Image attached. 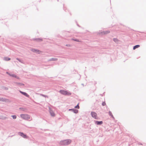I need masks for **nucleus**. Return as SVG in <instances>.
I'll list each match as a JSON object with an SVG mask.
<instances>
[{"mask_svg":"<svg viewBox=\"0 0 146 146\" xmlns=\"http://www.w3.org/2000/svg\"><path fill=\"white\" fill-rule=\"evenodd\" d=\"M72 40L75 41H76L77 42H80L79 40L77 39L72 38Z\"/></svg>","mask_w":146,"mask_h":146,"instance_id":"412c9836","label":"nucleus"},{"mask_svg":"<svg viewBox=\"0 0 146 146\" xmlns=\"http://www.w3.org/2000/svg\"><path fill=\"white\" fill-rule=\"evenodd\" d=\"M50 115L52 117H54L55 115V114L54 112L52 110H50Z\"/></svg>","mask_w":146,"mask_h":146,"instance_id":"f8f14e48","label":"nucleus"},{"mask_svg":"<svg viewBox=\"0 0 146 146\" xmlns=\"http://www.w3.org/2000/svg\"><path fill=\"white\" fill-rule=\"evenodd\" d=\"M57 60V59L55 58H50L49 60V61H56Z\"/></svg>","mask_w":146,"mask_h":146,"instance_id":"2eb2a0df","label":"nucleus"},{"mask_svg":"<svg viewBox=\"0 0 146 146\" xmlns=\"http://www.w3.org/2000/svg\"><path fill=\"white\" fill-rule=\"evenodd\" d=\"M111 117H112V118L113 119H114V117H113V115H112V116H111Z\"/></svg>","mask_w":146,"mask_h":146,"instance_id":"c756f323","label":"nucleus"},{"mask_svg":"<svg viewBox=\"0 0 146 146\" xmlns=\"http://www.w3.org/2000/svg\"><path fill=\"white\" fill-rule=\"evenodd\" d=\"M19 92L21 94H22L23 95L25 96L26 97H29V95L27 93H26L25 92H23L21 90H19Z\"/></svg>","mask_w":146,"mask_h":146,"instance_id":"0eeeda50","label":"nucleus"},{"mask_svg":"<svg viewBox=\"0 0 146 146\" xmlns=\"http://www.w3.org/2000/svg\"><path fill=\"white\" fill-rule=\"evenodd\" d=\"M113 40L116 43H117L119 41L118 39L116 38H113Z\"/></svg>","mask_w":146,"mask_h":146,"instance_id":"aec40b11","label":"nucleus"},{"mask_svg":"<svg viewBox=\"0 0 146 146\" xmlns=\"http://www.w3.org/2000/svg\"><path fill=\"white\" fill-rule=\"evenodd\" d=\"M110 32V31H103L102 32V33L104 34H107Z\"/></svg>","mask_w":146,"mask_h":146,"instance_id":"dca6fc26","label":"nucleus"},{"mask_svg":"<svg viewBox=\"0 0 146 146\" xmlns=\"http://www.w3.org/2000/svg\"><path fill=\"white\" fill-rule=\"evenodd\" d=\"M111 117H112V118L113 119H114V117H113V115H112V116H111Z\"/></svg>","mask_w":146,"mask_h":146,"instance_id":"7c9ffc66","label":"nucleus"},{"mask_svg":"<svg viewBox=\"0 0 146 146\" xmlns=\"http://www.w3.org/2000/svg\"><path fill=\"white\" fill-rule=\"evenodd\" d=\"M33 40L37 42H40L42 40V38H33Z\"/></svg>","mask_w":146,"mask_h":146,"instance_id":"6e6552de","label":"nucleus"},{"mask_svg":"<svg viewBox=\"0 0 146 146\" xmlns=\"http://www.w3.org/2000/svg\"><path fill=\"white\" fill-rule=\"evenodd\" d=\"M109 115L110 116H112V114L111 113V112L110 111H109Z\"/></svg>","mask_w":146,"mask_h":146,"instance_id":"393cba45","label":"nucleus"},{"mask_svg":"<svg viewBox=\"0 0 146 146\" xmlns=\"http://www.w3.org/2000/svg\"><path fill=\"white\" fill-rule=\"evenodd\" d=\"M8 100L7 99L5 98H0V102H6L7 100Z\"/></svg>","mask_w":146,"mask_h":146,"instance_id":"9b49d317","label":"nucleus"},{"mask_svg":"<svg viewBox=\"0 0 146 146\" xmlns=\"http://www.w3.org/2000/svg\"><path fill=\"white\" fill-rule=\"evenodd\" d=\"M69 111H72L74 113H77L78 112V110L74 108L71 109H69Z\"/></svg>","mask_w":146,"mask_h":146,"instance_id":"1a4fd4ad","label":"nucleus"},{"mask_svg":"<svg viewBox=\"0 0 146 146\" xmlns=\"http://www.w3.org/2000/svg\"><path fill=\"white\" fill-rule=\"evenodd\" d=\"M82 85H84V84H82Z\"/></svg>","mask_w":146,"mask_h":146,"instance_id":"f704fd0d","label":"nucleus"},{"mask_svg":"<svg viewBox=\"0 0 146 146\" xmlns=\"http://www.w3.org/2000/svg\"><path fill=\"white\" fill-rule=\"evenodd\" d=\"M79 103H78L77 104V105L75 107V108H77V109H79L80 107H79Z\"/></svg>","mask_w":146,"mask_h":146,"instance_id":"b1692460","label":"nucleus"},{"mask_svg":"<svg viewBox=\"0 0 146 146\" xmlns=\"http://www.w3.org/2000/svg\"><path fill=\"white\" fill-rule=\"evenodd\" d=\"M9 72H6V73L7 74H9Z\"/></svg>","mask_w":146,"mask_h":146,"instance_id":"473e14b6","label":"nucleus"},{"mask_svg":"<svg viewBox=\"0 0 146 146\" xmlns=\"http://www.w3.org/2000/svg\"><path fill=\"white\" fill-rule=\"evenodd\" d=\"M59 92L61 94L64 95L69 96L71 94L70 92H68L67 91L64 90H60Z\"/></svg>","mask_w":146,"mask_h":146,"instance_id":"f03ea898","label":"nucleus"},{"mask_svg":"<svg viewBox=\"0 0 146 146\" xmlns=\"http://www.w3.org/2000/svg\"><path fill=\"white\" fill-rule=\"evenodd\" d=\"M21 116L24 119L29 120L30 119V116L29 115L22 114L21 115Z\"/></svg>","mask_w":146,"mask_h":146,"instance_id":"7ed1b4c3","label":"nucleus"},{"mask_svg":"<svg viewBox=\"0 0 146 146\" xmlns=\"http://www.w3.org/2000/svg\"><path fill=\"white\" fill-rule=\"evenodd\" d=\"M66 46H67L70 47V44H66Z\"/></svg>","mask_w":146,"mask_h":146,"instance_id":"c85d7f7f","label":"nucleus"},{"mask_svg":"<svg viewBox=\"0 0 146 146\" xmlns=\"http://www.w3.org/2000/svg\"><path fill=\"white\" fill-rule=\"evenodd\" d=\"M91 115L92 117L95 119H98V117H97V114L96 112L92 111L91 113Z\"/></svg>","mask_w":146,"mask_h":146,"instance_id":"39448f33","label":"nucleus"},{"mask_svg":"<svg viewBox=\"0 0 146 146\" xmlns=\"http://www.w3.org/2000/svg\"><path fill=\"white\" fill-rule=\"evenodd\" d=\"M138 145H143V144L142 143H138Z\"/></svg>","mask_w":146,"mask_h":146,"instance_id":"cd10ccee","label":"nucleus"},{"mask_svg":"<svg viewBox=\"0 0 146 146\" xmlns=\"http://www.w3.org/2000/svg\"><path fill=\"white\" fill-rule=\"evenodd\" d=\"M106 104L105 102H103L102 103V105L103 106H104L106 105Z\"/></svg>","mask_w":146,"mask_h":146,"instance_id":"a878e982","label":"nucleus"},{"mask_svg":"<svg viewBox=\"0 0 146 146\" xmlns=\"http://www.w3.org/2000/svg\"><path fill=\"white\" fill-rule=\"evenodd\" d=\"M94 122L95 124L98 125H100L102 124L103 123L102 121L94 120Z\"/></svg>","mask_w":146,"mask_h":146,"instance_id":"423d86ee","label":"nucleus"},{"mask_svg":"<svg viewBox=\"0 0 146 146\" xmlns=\"http://www.w3.org/2000/svg\"><path fill=\"white\" fill-rule=\"evenodd\" d=\"M15 83L20 86H24V84L19 82H16Z\"/></svg>","mask_w":146,"mask_h":146,"instance_id":"ddd939ff","label":"nucleus"},{"mask_svg":"<svg viewBox=\"0 0 146 146\" xmlns=\"http://www.w3.org/2000/svg\"><path fill=\"white\" fill-rule=\"evenodd\" d=\"M71 142V140L70 139L64 140L61 141L59 144L61 145H68Z\"/></svg>","mask_w":146,"mask_h":146,"instance_id":"f257e3e1","label":"nucleus"},{"mask_svg":"<svg viewBox=\"0 0 146 146\" xmlns=\"http://www.w3.org/2000/svg\"><path fill=\"white\" fill-rule=\"evenodd\" d=\"M40 95L42 96L43 97H48L46 96V95H45L44 94H40Z\"/></svg>","mask_w":146,"mask_h":146,"instance_id":"bb28decb","label":"nucleus"},{"mask_svg":"<svg viewBox=\"0 0 146 146\" xmlns=\"http://www.w3.org/2000/svg\"><path fill=\"white\" fill-rule=\"evenodd\" d=\"M18 134L24 138L28 139V137L27 135L24 133L23 132H19L18 133Z\"/></svg>","mask_w":146,"mask_h":146,"instance_id":"20e7f679","label":"nucleus"},{"mask_svg":"<svg viewBox=\"0 0 146 146\" xmlns=\"http://www.w3.org/2000/svg\"><path fill=\"white\" fill-rule=\"evenodd\" d=\"M77 25H78V26H79V27H80V26L79 25H78V24H77Z\"/></svg>","mask_w":146,"mask_h":146,"instance_id":"72a5a7b5","label":"nucleus"},{"mask_svg":"<svg viewBox=\"0 0 146 146\" xmlns=\"http://www.w3.org/2000/svg\"><path fill=\"white\" fill-rule=\"evenodd\" d=\"M11 75V77H14V78H15L18 79H19V78L17 76H16V75L15 74H12V75Z\"/></svg>","mask_w":146,"mask_h":146,"instance_id":"4468645a","label":"nucleus"},{"mask_svg":"<svg viewBox=\"0 0 146 146\" xmlns=\"http://www.w3.org/2000/svg\"><path fill=\"white\" fill-rule=\"evenodd\" d=\"M4 60L6 61H8L11 60V58L7 57H5L4 58Z\"/></svg>","mask_w":146,"mask_h":146,"instance_id":"f3484780","label":"nucleus"},{"mask_svg":"<svg viewBox=\"0 0 146 146\" xmlns=\"http://www.w3.org/2000/svg\"><path fill=\"white\" fill-rule=\"evenodd\" d=\"M16 60H18L19 62L21 63H23V61L22 60L18 58H16Z\"/></svg>","mask_w":146,"mask_h":146,"instance_id":"6ab92c4d","label":"nucleus"},{"mask_svg":"<svg viewBox=\"0 0 146 146\" xmlns=\"http://www.w3.org/2000/svg\"><path fill=\"white\" fill-rule=\"evenodd\" d=\"M31 50L33 52L37 53H39V52L40 51L39 50H38L35 49L34 48H32Z\"/></svg>","mask_w":146,"mask_h":146,"instance_id":"9d476101","label":"nucleus"},{"mask_svg":"<svg viewBox=\"0 0 146 146\" xmlns=\"http://www.w3.org/2000/svg\"><path fill=\"white\" fill-rule=\"evenodd\" d=\"M140 46L139 45H137L134 46H133V49L134 50L136 48H138L140 47Z\"/></svg>","mask_w":146,"mask_h":146,"instance_id":"a211bd4d","label":"nucleus"},{"mask_svg":"<svg viewBox=\"0 0 146 146\" xmlns=\"http://www.w3.org/2000/svg\"><path fill=\"white\" fill-rule=\"evenodd\" d=\"M19 109L22 111H25L26 109L24 108H20Z\"/></svg>","mask_w":146,"mask_h":146,"instance_id":"5701e85b","label":"nucleus"},{"mask_svg":"<svg viewBox=\"0 0 146 146\" xmlns=\"http://www.w3.org/2000/svg\"><path fill=\"white\" fill-rule=\"evenodd\" d=\"M11 117H12L14 119H16L17 118V116L16 115H12L11 116Z\"/></svg>","mask_w":146,"mask_h":146,"instance_id":"4be33fe9","label":"nucleus"},{"mask_svg":"<svg viewBox=\"0 0 146 146\" xmlns=\"http://www.w3.org/2000/svg\"><path fill=\"white\" fill-rule=\"evenodd\" d=\"M8 75H9V76H11V75H12V74H11L10 73H9V74H8Z\"/></svg>","mask_w":146,"mask_h":146,"instance_id":"2f4dec72","label":"nucleus"}]
</instances>
